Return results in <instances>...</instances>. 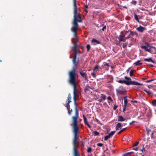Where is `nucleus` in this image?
I'll list each match as a JSON object with an SVG mask.
<instances>
[{"instance_id": "27", "label": "nucleus", "mask_w": 156, "mask_h": 156, "mask_svg": "<svg viewBox=\"0 0 156 156\" xmlns=\"http://www.w3.org/2000/svg\"><path fill=\"white\" fill-rule=\"evenodd\" d=\"M127 45H128V43L127 42H126L125 43H123L122 44V48H126V47L127 46Z\"/></svg>"}, {"instance_id": "15", "label": "nucleus", "mask_w": 156, "mask_h": 156, "mask_svg": "<svg viewBox=\"0 0 156 156\" xmlns=\"http://www.w3.org/2000/svg\"><path fill=\"white\" fill-rule=\"evenodd\" d=\"M126 80H120L118 81V82L120 83H124L126 85H127L128 83V79H126Z\"/></svg>"}, {"instance_id": "61", "label": "nucleus", "mask_w": 156, "mask_h": 156, "mask_svg": "<svg viewBox=\"0 0 156 156\" xmlns=\"http://www.w3.org/2000/svg\"><path fill=\"white\" fill-rule=\"evenodd\" d=\"M82 145L84 147V143H83V142H82Z\"/></svg>"}, {"instance_id": "3", "label": "nucleus", "mask_w": 156, "mask_h": 156, "mask_svg": "<svg viewBox=\"0 0 156 156\" xmlns=\"http://www.w3.org/2000/svg\"><path fill=\"white\" fill-rule=\"evenodd\" d=\"M80 14L78 13L77 16L74 18L73 22V27L71 29V31L73 32V35L76 36L77 34V31L78 29V25L77 22H82Z\"/></svg>"}, {"instance_id": "63", "label": "nucleus", "mask_w": 156, "mask_h": 156, "mask_svg": "<svg viewBox=\"0 0 156 156\" xmlns=\"http://www.w3.org/2000/svg\"><path fill=\"white\" fill-rule=\"evenodd\" d=\"M102 100H102L101 99L100 100H99V102H101Z\"/></svg>"}, {"instance_id": "32", "label": "nucleus", "mask_w": 156, "mask_h": 156, "mask_svg": "<svg viewBox=\"0 0 156 156\" xmlns=\"http://www.w3.org/2000/svg\"><path fill=\"white\" fill-rule=\"evenodd\" d=\"M126 97H124L123 98L124 99V104H127V103H128L127 100V99H126Z\"/></svg>"}, {"instance_id": "41", "label": "nucleus", "mask_w": 156, "mask_h": 156, "mask_svg": "<svg viewBox=\"0 0 156 156\" xmlns=\"http://www.w3.org/2000/svg\"><path fill=\"white\" fill-rule=\"evenodd\" d=\"M103 64L105 66H106L108 67H109L110 66L109 64L108 63H106V62H104V63H103Z\"/></svg>"}, {"instance_id": "40", "label": "nucleus", "mask_w": 156, "mask_h": 156, "mask_svg": "<svg viewBox=\"0 0 156 156\" xmlns=\"http://www.w3.org/2000/svg\"><path fill=\"white\" fill-rule=\"evenodd\" d=\"M131 3L134 5H136L137 3V2L136 1L133 0L131 2Z\"/></svg>"}, {"instance_id": "33", "label": "nucleus", "mask_w": 156, "mask_h": 156, "mask_svg": "<svg viewBox=\"0 0 156 156\" xmlns=\"http://www.w3.org/2000/svg\"><path fill=\"white\" fill-rule=\"evenodd\" d=\"M99 133L97 131H95L94 132V136H98L99 135Z\"/></svg>"}, {"instance_id": "29", "label": "nucleus", "mask_w": 156, "mask_h": 156, "mask_svg": "<svg viewBox=\"0 0 156 156\" xmlns=\"http://www.w3.org/2000/svg\"><path fill=\"white\" fill-rule=\"evenodd\" d=\"M144 91L146 92L149 95H151L152 94V93L151 92L148 91L146 90H144Z\"/></svg>"}, {"instance_id": "28", "label": "nucleus", "mask_w": 156, "mask_h": 156, "mask_svg": "<svg viewBox=\"0 0 156 156\" xmlns=\"http://www.w3.org/2000/svg\"><path fill=\"white\" fill-rule=\"evenodd\" d=\"M152 104L153 106H156V100H153L152 101Z\"/></svg>"}, {"instance_id": "25", "label": "nucleus", "mask_w": 156, "mask_h": 156, "mask_svg": "<svg viewBox=\"0 0 156 156\" xmlns=\"http://www.w3.org/2000/svg\"><path fill=\"white\" fill-rule=\"evenodd\" d=\"M91 89V88L89 86H87L84 89V91H86L87 90H89L90 89Z\"/></svg>"}, {"instance_id": "38", "label": "nucleus", "mask_w": 156, "mask_h": 156, "mask_svg": "<svg viewBox=\"0 0 156 156\" xmlns=\"http://www.w3.org/2000/svg\"><path fill=\"white\" fill-rule=\"evenodd\" d=\"M140 151H141L142 152L145 151V149L144 147V145H143V148L142 149L140 150Z\"/></svg>"}, {"instance_id": "14", "label": "nucleus", "mask_w": 156, "mask_h": 156, "mask_svg": "<svg viewBox=\"0 0 156 156\" xmlns=\"http://www.w3.org/2000/svg\"><path fill=\"white\" fill-rule=\"evenodd\" d=\"M81 76L85 79V80H87V81H88L87 78V75L86 73L81 72H79Z\"/></svg>"}, {"instance_id": "34", "label": "nucleus", "mask_w": 156, "mask_h": 156, "mask_svg": "<svg viewBox=\"0 0 156 156\" xmlns=\"http://www.w3.org/2000/svg\"><path fill=\"white\" fill-rule=\"evenodd\" d=\"M134 70H131L130 72V73H129V75H130V76H132L133 75V72H134Z\"/></svg>"}, {"instance_id": "6", "label": "nucleus", "mask_w": 156, "mask_h": 156, "mask_svg": "<svg viewBox=\"0 0 156 156\" xmlns=\"http://www.w3.org/2000/svg\"><path fill=\"white\" fill-rule=\"evenodd\" d=\"M74 37L71 40V41L73 43H74V46L72 47V51H76V48L77 46V42H78V39L77 37V35L76 36L74 35Z\"/></svg>"}, {"instance_id": "31", "label": "nucleus", "mask_w": 156, "mask_h": 156, "mask_svg": "<svg viewBox=\"0 0 156 156\" xmlns=\"http://www.w3.org/2000/svg\"><path fill=\"white\" fill-rule=\"evenodd\" d=\"M90 44H88L87 46V51H88L90 49Z\"/></svg>"}, {"instance_id": "9", "label": "nucleus", "mask_w": 156, "mask_h": 156, "mask_svg": "<svg viewBox=\"0 0 156 156\" xmlns=\"http://www.w3.org/2000/svg\"><path fill=\"white\" fill-rule=\"evenodd\" d=\"M119 42H125L126 39L125 37V35L121 34L119 35L117 37Z\"/></svg>"}, {"instance_id": "50", "label": "nucleus", "mask_w": 156, "mask_h": 156, "mask_svg": "<svg viewBox=\"0 0 156 156\" xmlns=\"http://www.w3.org/2000/svg\"><path fill=\"white\" fill-rule=\"evenodd\" d=\"M130 30H128V31H126L125 32V34H124V35H125V36L129 32H130Z\"/></svg>"}, {"instance_id": "42", "label": "nucleus", "mask_w": 156, "mask_h": 156, "mask_svg": "<svg viewBox=\"0 0 156 156\" xmlns=\"http://www.w3.org/2000/svg\"><path fill=\"white\" fill-rule=\"evenodd\" d=\"M103 144L102 143H98L97 144V145L98 147H101L103 146Z\"/></svg>"}, {"instance_id": "21", "label": "nucleus", "mask_w": 156, "mask_h": 156, "mask_svg": "<svg viewBox=\"0 0 156 156\" xmlns=\"http://www.w3.org/2000/svg\"><path fill=\"white\" fill-rule=\"evenodd\" d=\"M77 12V9H73L74 18L77 16V14L78 12Z\"/></svg>"}, {"instance_id": "26", "label": "nucleus", "mask_w": 156, "mask_h": 156, "mask_svg": "<svg viewBox=\"0 0 156 156\" xmlns=\"http://www.w3.org/2000/svg\"><path fill=\"white\" fill-rule=\"evenodd\" d=\"M76 51H74V55H75L76 52V55L78 53H79V54L81 53V52L80 51V50L79 49H77V48H76Z\"/></svg>"}, {"instance_id": "43", "label": "nucleus", "mask_w": 156, "mask_h": 156, "mask_svg": "<svg viewBox=\"0 0 156 156\" xmlns=\"http://www.w3.org/2000/svg\"><path fill=\"white\" fill-rule=\"evenodd\" d=\"M139 144V142H136V143L133 144V146L135 147L137 146L138 144Z\"/></svg>"}, {"instance_id": "23", "label": "nucleus", "mask_w": 156, "mask_h": 156, "mask_svg": "<svg viewBox=\"0 0 156 156\" xmlns=\"http://www.w3.org/2000/svg\"><path fill=\"white\" fill-rule=\"evenodd\" d=\"M134 17L135 20L137 21L138 22H139V20L138 19V16L136 13L134 14Z\"/></svg>"}, {"instance_id": "47", "label": "nucleus", "mask_w": 156, "mask_h": 156, "mask_svg": "<svg viewBox=\"0 0 156 156\" xmlns=\"http://www.w3.org/2000/svg\"><path fill=\"white\" fill-rule=\"evenodd\" d=\"M154 79H151V80H148L146 81V82L147 83H149L150 82L152 81H154Z\"/></svg>"}, {"instance_id": "51", "label": "nucleus", "mask_w": 156, "mask_h": 156, "mask_svg": "<svg viewBox=\"0 0 156 156\" xmlns=\"http://www.w3.org/2000/svg\"><path fill=\"white\" fill-rule=\"evenodd\" d=\"M136 122V121H132L131 122H130V123H129V124L130 125H132L133 124V123H135V122Z\"/></svg>"}, {"instance_id": "49", "label": "nucleus", "mask_w": 156, "mask_h": 156, "mask_svg": "<svg viewBox=\"0 0 156 156\" xmlns=\"http://www.w3.org/2000/svg\"><path fill=\"white\" fill-rule=\"evenodd\" d=\"M133 150H134L136 151H137L138 150V148L137 147H134L133 148Z\"/></svg>"}, {"instance_id": "24", "label": "nucleus", "mask_w": 156, "mask_h": 156, "mask_svg": "<svg viewBox=\"0 0 156 156\" xmlns=\"http://www.w3.org/2000/svg\"><path fill=\"white\" fill-rule=\"evenodd\" d=\"M106 95L104 94H101V99L103 100H105L106 99Z\"/></svg>"}, {"instance_id": "13", "label": "nucleus", "mask_w": 156, "mask_h": 156, "mask_svg": "<svg viewBox=\"0 0 156 156\" xmlns=\"http://www.w3.org/2000/svg\"><path fill=\"white\" fill-rule=\"evenodd\" d=\"M83 119L84 120V122L85 125L86 126H87L88 127H89L90 128H91V126L89 124V123L87 121V119L84 115H83Z\"/></svg>"}, {"instance_id": "62", "label": "nucleus", "mask_w": 156, "mask_h": 156, "mask_svg": "<svg viewBox=\"0 0 156 156\" xmlns=\"http://www.w3.org/2000/svg\"><path fill=\"white\" fill-rule=\"evenodd\" d=\"M131 101L133 102H134V103H137V101Z\"/></svg>"}, {"instance_id": "59", "label": "nucleus", "mask_w": 156, "mask_h": 156, "mask_svg": "<svg viewBox=\"0 0 156 156\" xmlns=\"http://www.w3.org/2000/svg\"><path fill=\"white\" fill-rule=\"evenodd\" d=\"M126 108H123V112H125V111H126Z\"/></svg>"}, {"instance_id": "1", "label": "nucleus", "mask_w": 156, "mask_h": 156, "mask_svg": "<svg viewBox=\"0 0 156 156\" xmlns=\"http://www.w3.org/2000/svg\"><path fill=\"white\" fill-rule=\"evenodd\" d=\"M78 117V110L76 107L75 108V115L72 117L73 131L74 135V137L73 141V152L74 156H80L78 150L79 143V142L77 141L79 138V136L78 134V132L79 130V127L77 124Z\"/></svg>"}, {"instance_id": "19", "label": "nucleus", "mask_w": 156, "mask_h": 156, "mask_svg": "<svg viewBox=\"0 0 156 156\" xmlns=\"http://www.w3.org/2000/svg\"><path fill=\"white\" fill-rule=\"evenodd\" d=\"M141 60H138L134 63V65L136 66H139L142 65L143 63L140 62Z\"/></svg>"}, {"instance_id": "36", "label": "nucleus", "mask_w": 156, "mask_h": 156, "mask_svg": "<svg viewBox=\"0 0 156 156\" xmlns=\"http://www.w3.org/2000/svg\"><path fill=\"white\" fill-rule=\"evenodd\" d=\"M98 69H99V67H98V66H96L94 67V69L93 70V71L94 72H95L96 70Z\"/></svg>"}, {"instance_id": "60", "label": "nucleus", "mask_w": 156, "mask_h": 156, "mask_svg": "<svg viewBox=\"0 0 156 156\" xmlns=\"http://www.w3.org/2000/svg\"><path fill=\"white\" fill-rule=\"evenodd\" d=\"M84 11L86 12V13H87L88 12V11L86 9H84Z\"/></svg>"}, {"instance_id": "2", "label": "nucleus", "mask_w": 156, "mask_h": 156, "mask_svg": "<svg viewBox=\"0 0 156 156\" xmlns=\"http://www.w3.org/2000/svg\"><path fill=\"white\" fill-rule=\"evenodd\" d=\"M69 79L68 82L73 87V99L74 104L75 105V109L76 107L77 109L76 105V98L79 97V92L77 91V84L76 80V73L74 67L73 68V70L70 71L69 72Z\"/></svg>"}, {"instance_id": "5", "label": "nucleus", "mask_w": 156, "mask_h": 156, "mask_svg": "<svg viewBox=\"0 0 156 156\" xmlns=\"http://www.w3.org/2000/svg\"><path fill=\"white\" fill-rule=\"evenodd\" d=\"M125 79H128V83L127 85H135L140 86L143 85L142 84H141L139 83L136 82L135 81H132L131 78H130V77L126 76L125 77Z\"/></svg>"}, {"instance_id": "30", "label": "nucleus", "mask_w": 156, "mask_h": 156, "mask_svg": "<svg viewBox=\"0 0 156 156\" xmlns=\"http://www.w3.org/2000/svg\"><path fill=\"white\" fill-rule=\"evenodd\" d=\"M126 129V128H124L121 130L118 133V134H119L122 133V132L124 131Z\"/></svg>"}, {"instance_id": "10", "label": "nucleus", "mask_w": 156, "mask_h": 156, "mask_svg": "<svg viewBox=\"0 0 156 156\" xmlns=\"http://www.w3.org/2000/svg\"><path fill=\"white\" fill-rule=\"evenodd\" d=\"M145 44L147 45V46H141V48L142 49H144L146 51L150 52L151 51L150 49H148L147 48L148 47H150L149 44L147 42H145Z\"/></svg>"}, {"instance_id": "16", "label": "nucleus", "mask_w": 156, "mask_h": 156, "mask_svg": "<svg viewBox=\"0 0 156 156\" xmlns=\"http://www.w3.org/2000/svg\"><path fill=\"white\" fill-rule=\"evenodd\" d=\"M122 127V124L121 123H118L116 127V130H119L121 129Z\"/></svg>"}, {"instance_id": "37", "label": "nucleus", "mask_w": 156, "mask_h": 156, "mask_svg": "<svg viewBox=\"0 0 156 156\" xmlns=\"http://www.w3.org/2000/svg\"><path fill=\"white\" fill-rule=\"evenodd\" d=\"M92 150V149L90 147H88L87 148V151L88 152H90Z\"/></svg>"}, {"instance_id": "48", "label": "nucleus", "mask_w": 156, "mask_h": 156, "mask_svg": "<svg viewBox=\"0 0 156 156\" xmlns=\"http://www.w3.org/2000/svg\"><path fill=\"white\" fill-rule=\"evenodd\" d=\"M106 29V26L105 25L102 28V29L103 31H104Z\"/></svg>"}, {"instance_id": "52", "label": "nucleus", "mask_w": 156, "mask_h": 156, "mask_svg": "<svg viewBox=\"0 0 156 156\" xmlns=\"http://www.w3.org/2000/svg\"><path fill=\"white\" fill-rule=\"evenodd\" d=\"M119 42V41L118 42H117L116 44V45H119L120 44V42Z\"/></svg>"}, {"instance_id": "45", "label": "nucleus", "mask_w": 156, "mask_h": 156, "mask_svg": "<svg viewBox=\"0 0 156 156\" xmlns=\"http://www.w3.org/2000/svg\"><path fill=\"white\" fill-rule=\"evenodd\" d=\"M118 107V106L116 105H114L113 109L114 110H115Z\"/></svg>"}, {"instance_id": "54", "label": "nucleus", "mask_w": 156, "mask_h": 156, "mask_svg": "<svg viewBox=\"0 0 156 156\" xmlns=\"http://www.w3.org/2000/svg\"><path fill=\"white\" fill-rule=\"evenodd\" d=\"M147 131V134H148L149 133L150 129H146Z\"/></svg>"}, {"instance_id": "57", "label": "nucleus", "mask_w": 156, "mask_h": 156, "mask_svg": "<svg viewBox=\"0 0 156 156\" xmlns=\"http://www.w3.org/2000/svg\"><path fill=\"white\" fill-rule=\"evenodd\" d=\"M128 155V154H127V153H125V154H123V156H127Z\"/></svg>"}, {"instance_id": "7", "label": "nucleus", "mask_w": 156, "mask_h": 156, "mask_svg": "<svg viewBox=\"0 0 156 156\" xmlns=\"http://www.w3.org/2000/svg\"><path fill=\"white\" fill-rule=\"evenodd\" d=\"M79 58H78L77 59L76 57V53H75V55H74L73 57V59H72V62L73 64V66L72 67V69H73V68L74 67L75 68V67L79 63ZM75 71V68H74ZM73 69L71 70H72Z\"/></svg>"}, {"instance_id": "53", "label": "nucleus", "mask_w": 156, "mask_h": 156, "mask_svg": "<svg viewBox=\"0 0 156 156\" xmlns=\"http://www.w3.org/2000/svg\"><path fill=\"white\" fill-rule=\"evenodd\" d=\"M133 153V151H131V152H128L127 153V154L128 155H129V154H130L132 153Z\"/></svg>"}, {"instance_id": "8", "label": "nucleus", "mask_w": 156, "mask_h": 156, "mask_svg": "<svg viewBox=\"0 0 156 156\" xmlns=\"http://www.w3.org/2000/svg\"><path fill=\"white\" fill-rule=\"evenodd\" d=\"M116 91L117 95L123 94L126 92V89L122 86L119 87L118 89L116 90Z\"/></svg>"}, {"instance_id": "12", "label": "nucleus", "mask_w": 156, "mask_h": 156, "mask_svg": "<svg viewBox=\"0 0 156 156\" xmlns=\"http://www.w3.org/2000/svg\"><path fill=\"white\" fill-rule=\"evenodd\" d=\"M115 131H112L109 133L108 135L106 136L104 138V140L105 141L107 140L108 138L112 136L115 133Z\"/></svg>"}, {"instance_id": "58", "label": "nucleus", "mask_w": 156, "mask_h": 156, "mask_svg": "<svg viewBox=\"0 0 156 156\" xmlns=\"http://www.w3.org/2000/svg\"><path fill=\"white\" fill-rule=\"evenodd\" d=\"M148 66L151 67H153L154 66L152 64H149Z\"/></svg>"}, {"instance_id": "44", "label": "nucleus", "mask_w": 156, "mask_h": 156, "mask_svg": "<svg viewBox=\"0 0 156 156\" xmlns=\"http://www.w3.org/2000/svg\"><path fill=\"white\" fill-rule=\"evenodd\" d=\"M107 99L108 100H110L112 102L113 101V100L112 99L111 97L110 96H109L107 98Z\"/></svg>"}, {"instance_id": "46", "label": "nucleus", "mask_w": 156, "mask_h": 156, "mask_svg": "<svg viewBox=\"0 0 156 156\" xmlns=\"http://www.w3.org/2000/svg\"><path fill=\"white\" fill-rule=\"evenodd\" d=\"M131 35H130V34L128 35L126 37V39H129L130 37V36Z\"/></svg>"}, {"instance_id": "22", "label": "nucleus", "mask_w": 156, "mask_h": 156, "mask_svg": "<svg viewBox=\"0 0 156 156\" xmlns=\"http://www.w3.org/2000/svg\"><path fill=\"white\" fill-rule=\"evenodd\" d=\"M130 35H131L132 36H133L134 35L138 36V34L136 32L130 30Z\"/></svg>"}, {"instance_id": "11", "label": "nucleus", "mask_w": 156, "mask_h": 156, "mask_svg": "<svg viewBox=\"0 0 156 156\" xmlns=\"http://www.w3.org/2000/svg\"><path fill=\"white\" fill-rule=\"evenodd\" d=\"M136 30L139 32L143 33L144 31L147 30V28L140 25L139 27L136 28Z\"/></svg>"}, {"instance_id": "39", "label": "nucleus", "mask_w": 156, "mask_h": 156, "mask_svg": "<svg viewBox=\"0 0 156 156\" xmlns=\"http://www.w3.org/2000/svg\"><path fill=\"white\" fill-rule=\"evenodd\" d=\"M95 72H93L91 73V76L94 78H95L96 77V75L94 73Z\"/></svg>"}, {"instance_id": "20", "label": "nucleus", "mask_w": 156, "mask_h": 156, "mask_svg": "<svg viewBox=\"0 0 156 156\" xmlns=\"http://www.w3.org/2000/svg\"><path fill=\"white\" fill-rule=\"evenodd\" d=\"M91 42L92 43L95 42L96 43V44H100L101 43V42L97 40L96 39L94 38H93L92 40L91 41Z\"/></svg>"}, {"instance_id": "56", "label": "nucleus", "mask_w": 156, "mask_h": 156, "mask_svg": "<svg viewBox=\"0 0 156 156\" xmlns=\"http://www.w3.org/2000/svg\"><path fill=\"white\" fill-rule=\"evenodd\" d=\"M126 107H127V104H124V105L123 106L124 108H126Z\"/></svg>"}, {"instance_id": "17", "label": "nucleus", "mask_w": 156, "mask_h": 156, "mask_svg": "<svg viewBox=\"0 0 156 156\" xmlns=\"http://www.w3.org/2000/svg\"><path fill=\"white\" fill-rule=\"evenodd\" d=\"M144 61L146 62H151L153 63H154V62L153 60L151 58H145L144 59Z\"/></svg>"}, {"instance_id": "35", "label": "nucleus", "mask_w": 156, "mask_h": 156, "mask_svg": "<svg viewBox=\"0 0 156 156\" xmlns=\"http://www.w3.org/2000/svg\"><path fill=\"white\" fill-rule=\"evenodd\" d=\"M73 3V9H77V6L76 4V2H74Z\"/></svg>"}, {"instance_id": "4", "label": "nucleus", "mask_w": 156, "mask_h": 156, "mask_svg": "<svg viewBox=\"0 0 156 156\" xmlns=\"http://www.w3.org/2000/svg\"><path fill=\"white\" fill-rule=\"evenodd\" d=\"M71 95L70 94H69L67 98V101H68L67 102L66 101V103L65 105V106L66 107L67 109L68 113L69 115H71L72 114V112H73V110L72 109H71L70 108V105L69 103L71 102Z\"/></svg>"}, {"instance_id": "55", "label": "nucleus", "mask_w": 156, "mask_h": 156, "mask_svg": "<svg viewBox=\"0 0 156 156\" xmlns=\"http://www.w3.org/2000/svg\"><path fill=\"white\" fill-rule=\"evenodd\" d=\"M126 107H127V104H124V105L123 106L124 108H126Z\"/></svg>"}, {"instance_id": "18", "label": "nucleus", "mask_w": 156, "mask_h": 156, "mask_svg": "<svg viewBox=\"0 0 156 156\" xmlns=\"http://www.w3.org/2000/svg\"><path fill=\"white\" fill-rule=\"evenodd\" d=\"M125 119H124L121 115H119L118 116V121L119 122H122L125 121Z\"/></svg>"}, {"instance_id": "64", "label": "nucleus", "mask_w": 156, "mask_h": 156, "mask_svg": "<svg viewBox=\"0 0 156 156\" xmlns=\"http://www.w3.org/2000/svg\"><path fill=\"white\" fill-rule=\"evenodd\" d=\"M85 7L86 8V9H87V8H88V6L87 5H86L85 6Z\"/></svg>"}]
</instances>
